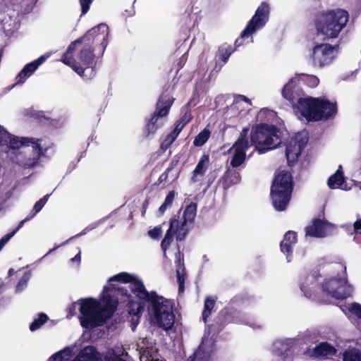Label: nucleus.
<instances>
[{"instance_id": "20e7f679", "label": "nucleus", "mask_w": 361, "mask_h": 361, "mask_svg": "<svg viewBox=\"0 0 361 361\" xmlns=\"http://www.w3.org/2000/svg\"><path fill=\"white\" fill-rule=\"evenodd\" d=\"M296 109L307 121H313L327 119L336 113V104L324 98H300Z\"/></svg>"}, {"instance_id": "09e8293b", "label": "nucleus", "mask_w": 361, "mask_h": 361, "mask_svg": "<svg viewBox=\"0 0 361 361\" xmlns=\"http://www.w3.org/2000/svg\"><path fill=\"white\" fill-rule=\"evenodd\" d=\"M353 228L355 233H361V218L354 223Z\"/></svg>"}, {"instance_id": "6e6d98bb", "label": "nucleus", "mask_w": 361, "mask_h": 361, "mask_svg": "<svg viewBox=\"0 0 361 361\" xmlns=\"http://www.w3.org/2000/svg\"><path fill=\"white\" fill-rule=\"evenodd\" d=\"M239 99H240L241 100L245 101V102H247V103H250V99H247L246 97L243 96V95H240V96L239 97Z\"/></svg>"}, {"instance_id": "72a5a7b5", "label": "nucleus", "mask_w": 361, "mask_h": 361, "mask_svg": "<svg viewBox=\"0 0 361 361\" xmlns=\"http://www.w3.org/2000/svg\"><path fill=\"white\" fill-rule=\"evenodd\" d=\"M343 361H361V353L355 348L349 349L343 353Z\"/></svg>"}, {"instance_id": "f8f14e48", "label": "nucleus", "mask_w": 361, "mask_h": 361, "mask_svg": "<svg viewBox=\"0 0 361 361\" xmlns=\"http://www.w3.org/2000/svg\"><path fill=\"white\" fill-rule=\"evenodd\" d=\"M323 291L329 297L343 300L351 295L353 287L345 278H331L326 279L322 285Z\"/></svg>"}, {"instance_id": "f03ea898", "label": "nucleus", "mask_w": 361, "mask_h": 361, "mask_svg": "<svg viewBox=\"0 0 361 361\" xmlns=\"http://www.w3.org/2000/svg\"><path fill=\"white\" fill-rule=\"evenodd\" d=\"M42 140L13 136L0 126V149L23 167L34 166L47 149Z\"/></svg>"}, {"instance_id": "1a4fd4ad", "label": "nucleus", "mask_w": 361, "mask_h": 361, "mask_svg": "<svg viewBox=\"0 0 361 361\" xmlns=\"http://www.w3.org/2000/svg\"><path fill=\"white\" fill-rule=\"evenodd\" d=\"M293 191L291 175L286 171H281L275 177L271 188V198L274 209L284 211L290 202Z\"/></svg>"}, {"instance_id": "dca6fc26", "label": "nucleus", "mask_w": 361, "mask_h": 361, "mask_svg": "<svg viewBox=\"0 0 361 361\" xmlns=\"http://www.w3.org/2000/svg\"><path fill=\"white\" fill-rule=\"evenodd\" d=\"M307 142L308 137L305 132L299 133L288 140L286 145V156L289 166L298 161Z\"/></svg>"}, {"instance_id": "9b49d317", "label": "nucleus", "mask_w": 361, "mask_h": 361, "mask_svg": "<svg viewBox=\"0 0 361 361\" xmlns=\"http://www.w3.org/2000/svg\"><path fill=\"white\" fill-rule=\"evenodd\" d=\"M109 35V27L104 23H100L90 30L83 37L71 42L66 51L73 54L78 44H82L84 41L87 42H101V54H103L106 49Z\"/></svg>"}, {"instance_id": "b1692460", "label": "nucleus", "mask_w": 361, "mask_h": 361, "mask_svg": "<svg viewBox=\"0 0 361 361\" xmlns=\"http://www.w3.org/2000/svg\"><path fill=\"white\" fill-rule=\"evenodd\" d=\"M77 350L78 348L75 344L65 347L49 357L48 361H67Z\"/></svg>"}, {"instance_id": "a211bd4d", "label": "nucleus", "mask_w": 361, "mask_h": 361, "mask_svg": "<svg viewBox=\"0 0 361 361\" xmlns=\"http://www.w3.org/2000/svg\"><path fill=\"white\" fill-rule=\"evenodd\" d=\"M336 226L326 220L316 219L306 228V235L315 238H324L331 235Z\"/></svg>"}, {"instance_id": "4d7b16f0", "label": "nucleus", "mask_w": 361, "mask_h": 361, "mask_svg": "<svg viewBox=\"0 0 361 361\" xmlns=\"http://www.w3.org/2000/svg\"><path fill=\"white\" fill-rule=\"evenodd\" d=\"M335 173H338V176H343L342 166H339L338 169H337V171H336Z\"/></svg>"}, {"instance_id": "052dcab7", "label": "nucleus", "mask_w": 361, "mask_h": 361, "mask_svg": "<svg viewBox=\"0 0 361 361\" xmlns=\"http://www.w3.org/2000/svg\"><path fill=\"white\" fill-rule=\"evenodd\" d=\"M13 271V270L12 269H11L8 271V274L9 275H11L12 274V272Z\"/></svg>"}, {"instance_id": "a878e982", "label": "nucleus", "mask_w": 361, "mask_h": 361, "mask_svg": "<svg viewBox=\"0 0 361 361\" xmlns=\"http://www.w3.org/2000/svg\"><path fill=\"white\" fill-rule=\"evenodd\" d=\"M335 353L336 349L333 346L330 345L326 342H323L314 348L311 353V355L317 357H322L334 355Z\"/></svg>"}, {"instance_id": "6e6552de", "label": "nucleus", "mask_w": 361, "mask_h": 361, "mask_svg": "<svg viewBox=\"0 0 361 361\" xmlns=\"http://www.w3.org/2000/svg\"><path fill=\"white\" fill-rule=\"evenodd\" d=\"M250 137L259 154L276 148L281 142L279 130L275 126L267 124H259L253 128Z\"/></svg>"}, {"instance_id": "de8ad7c7", "label": "nucleus", "mask_w": 361, "mask_h": 361, "mask_svg": "<svg viewBox=\"0 0 361 361\" xmlns=\"http://www.w3.org/2000/svg\"><path fill=\"white\" fill-rule=\"evenodd\" d=\"M174 197H175V192L174 191H170L168 193V195H167V196H166L164 203L169 207L173 202V201L174 200Z\"/></svg>"}, {"instance_id": "c03bdc74", "label": "nucleus", "mask_w": 361, "mask_h": 361, "mask_svg": "<svg viewBox=\"0 0 361 361\" xmlns=\"http://www.w3.org/2000/svg\"><path fill=\"white\" fill-rule=\"evenodd\" d=\"M79 1L81 6L82 14L84 15L88 11L92 0H79Z\"/></svg>"}, {"instance_id": "412c9836", "label": "nucleus", "mask_w": 361, "mask_h": 361, "mask_svg": "<svg viewBox=\"0 0 361 361\" xmlns=\"http://www.w3.org/2000/svg\"><path fill=\"white\" fill-rule=\"evenodd\" d=\"M96 43H99V54L101 56L103 55L101 54V42H87V41H84L82 42L83 47L80 49L78 55L79 59L83 64L89 66L92 63L94 54H93L91 45Z\"/></svg>"}, {"instance_id": "79ce46f5", "label": "nucleus", "mask_w": 361, "mask_h": 361, "mask_svg": "<svg viewBox=\"0 0 361 361\" xmlns=\"http://www.w3.org/2000/svg\"><path fill=\"white\" fill-rule=\"evenodd\" d=\"M16 233V231H13L10 233L6 234L2 237L0 240V251L5 246V245L9 241V240Z\"/></svg>"}, {"instance_id": "ddd939ff", "label": "nucleus", "mask_w": 361, "mask_h": 361, "mask_svg": "<svg viewBox=\"0 0 361 361\" xmlns=\"http://www.w3.org/2000/svg\"><path fill=\"white\" fill-rule=\"evenodd\" d=\"M336 47L321 44L314 47L310 56L311 63L317 68H322L332 63L336 56Z\"/></svg>"}, {"instance_id": "aec40b11", "label": "nucleus", "mask_w": 361, "mask_h": 361, "mask_svg": "<svg viewBox=\"0 0 361 361\" xmlns=\"http://www.w3.org/2000/svg\"><path fill=\"white\" fill-rule=\"evenodd\" d=\"M50 56L51 54H45L37 59L27 63L17 75L16 84L23 83Z\"/></svg>"}, {"instance_id": "f3484780", "label": "nucleus", "mask_w": 361, "mask_h": 361, "mask_svg": "<svg viewBox=\"0 0 361 361\" xmlns=\"http://www.w3.org/2000/svg\"><path fill=\"white\" fill-rule=\"evenodd\" d=\"M271 352L279 357L281 361H295L293 341L290 339L277 340L271 346Z\"/></svg>"}, {"instance_id": "4468645a", "label": "nucleus", "mask_w": 361, "mask_h": 361, "mask_svg": "<svg viewBox=\"0 0 361 361\" xmlns=\"http://www.w3.org/2000/svg\"><path fill=\"white\" fill-rule=\"evenodd\" d=\"M269 5L266 2H262L241 33V38L247 37L257 30L262 28L269 20Z\"/></svg>"}, {"instance_id": "4be33fe9", "label": "nucleus", "mask_w": 361, "mask_h": 361, "mask_svg": "<svg viewBox=\"0 0 361 361\" xmlns=\"http://www.w3.org/2000/svg\"><path fill=\"white\" fill-rule=\"evenodd\" d=\"M209 156L204 154L200 158L198 164L193 171L192 176L191 178V183H195L202 180V178L209 166Z\"/></svg>"}, {"instance_id": "8fccbe9b", "label": "nucleus", "mask_w": 361, "mask_h": 361, "mask_svg": "<svg viewBox=\"0 0 361 361\" xmlns=\"http://www.w3.org/2000/svg\"><path fill=\"white\" fill-rule=\"evenodd\" d=\"M171 171V168H168L163 173L161 174L159 178V182L166 181L168 178L169 172Z\"/></svg>"}, {"instance_id": "c9c22d12", "label": "nucleus", "mask_w": 361, "mask_h": 361, "mask_svg": "<svg viewBox=\"0 0 361 361\" xmlns=\"http://www.w3.org/2000/svg\"><path fill=\"white\" fill-rule=\"evenodd\" d=\"M210 136V131L204 128L202 131H201L195 138L194 140V145L200 147L202 146L209 139Z\"/></svg>"}, {"instance_id": "6ab92c4d", "label": "nucleus", "mask_w": 361, "mask_h": 361, "mask_svg": "<svg viewBox=\"0 0 361 361\" xmlns=\"http://www.w3.org/2000/svg\"><path fill=\"white\" fill-rule=\"evenodd\" d=\"M61 61L71 67L78 75L86 79L92 78L95 75L94 71L92 68L87 67L86 68H82L73 58L72 54L67 51L63 54Z\"/></svg>"}, {"instance_id": "f704fd0d", "label": "nucleus", "mask_w": 361, "mask_h": 361, "mask_svg": "<svg viewBox=\"0 0 361 361\" xmlns=\"http://www.w3.org/2000/svg\"><path fill=\"white\" fill-rule=\"evenodd\" d=\"M344 182L343 176H338V173H334L328 179L327 184L331 189L341 187Z\"/></svg>"}, {"instance_id": "e433bc0d", "label": "nucleus", "mask_w": 361, "mask_h": 361, "mask_svg": "<svg viewBox=\"0 0 361 361\" xmlns=\"http://www.w3.org/2000/svg\"><path fill=\"white\" fill-rule=\"evenodd\" d=\"M50 195H47L38 200L34 205L32 210L29 214L30 218H33L38 212H39L46 202H47Z\"/></svg>"}, {"instance_id": "bb28decb", "label": "nucleus", "mask_w": 361, "mask_h": 361, "mask_svg": "<svg viewBox=\"0 0 361 361\" xmlns=\"http://www.w3.org/2000/svg\"><path fill=\"white\" fill-rule=\"evenodd\" d=\"M73 361H99L96 350L92 346L84 348Z\"/></svg>"}, {"instance_id": "393cba45", "label": "nucleus", "mask_w": 361, "mask_h": 361, "mask_svg": "<svg viewBox=\"0 0 361 361\" xmlns=\"http://www.w3.org/2000/svg\"><path fill=\"white\" fill-rule=\"evenodd\" d=\"M176 276L177 281L179 285V292H183L184 290V262H183V254L178 252L176 255Z\"/></svg>"}, {"instance_id": "49530a36", "label": "nucleus", "mask_w": 361, "mask_h": 361, "mask_svg": "<svg viewBox=\"0 0 361 361\" xmlns=\"http://www.w3.org/2000/svg\"><path fill=\"white\" fill-rule=\"evenodd\" d=\"M161 233L162 231L160 227H155L149 231V235L153 239H157L161 235Z\"/></svg>"}, {"instance_id": "0eeeda50", "label": "nucleus", "mask_w": 361, "mask_h": 361, "mask_svg": "<svg viewBox=\"0 0 361 361\" xmlns=\"http://www.w3.org/2000/svg\"><path fill=\"white\" fill-rule=\"evenodd\" d=\"M348 20V14L344 10L331 11L322 13L315 23L317 35L322 36L323 39L336 38Z\"/></svg>"}, {"instance_id": "bf43d9fd", "label": "nucleus", "mask_w": 361, "mask_h": 361, "mask_svg": "<svg viewBox=\"0 0 361 361\" xmlns=\"http://www.w3.org/2000/svg\"><path fill=\"white\" fill-rule=\"evenodd\" d=\"M135 328H136V325H135V324H133V326H132V330H133V331H135Z\"/></svg>"}, {"instance_id": "5fc2aeb1", "label": "nucleus", "mask_w": 361, "mask_h": 361, "mask_svg": "<svg viewBox=\"0 0 361 361\" xmlns=\"http://www.w3.org/2000/svg\"><path fill=\"white\" fill-rule=\"evenodd\" d=\"M167 207H168V206H167L166 204H165L164 203H163V204L160 206V207H159V212H160L161 214H163V213L166 211V208H167Z\"/></svg>"}, {"instance_id": "2f4dec72", "label": "nucleus", "mask_w": 361, "mask_h": 361, "mask_svg": "<svg viewBox=\"0 0 361 361\" xmlns=\"http://www.w3.org/2000/svg\"><path fill=\"white\" fill-rule=\"evenodd\" d=\"M31 278V271H28L24 273L20 279L16 287V293H20L23 291L27 286L28 281Z\"/></svg>"}, {"instance_id": "13d9d810", "label": "nucleus", "mask_w": 361, "mask_h": 361, "mask_svg": "<svg viewBox=\"0 0 361 361\" xmlns=\"http://www.w3.org/2000/svg\"><path fill=\"white\" fill-rule=\"evenodd\" d=\"M95 226H93V227H92V228H85V229L83 231V232H82V233H81L80 235L85 234V233H87V231H90V230L93 229Z\"/></svg>"}, {"instance_id": "423d86ee", "label": "nucleus", "mask_w": 361, "mask_h": 361, "mask_svg": "<svg viewBox=\"0 0 361 361\" xmlns=\"http://www.w3.org/2000/svg\"><path fill=\"white\" fill-rule=\"evenodd\" d=\"M196 213L197 204L191 202L186 207L180 218L178 216L177 219L176 216H174L171 219L169 228L161 244L164 255L173 240V235H176L178 240H182L185 238L193 223Z\"/></svg>"}, {"instance_id": "a19ab883", "label": "nucleus", "mask_w": 361, "mask_h": 361, "mask_svg": "<svg viewBox=\"0 0 361 361\" xmlns=\"http://www.w3.org/2000/svg\"><path fill=\"white\" fill-rule=\"evenodd\" d=\"M233 51L234 50L231 45H223L220 47V58L221 59L224 63L227 62L229 56L231 55Z\"/></svg>"}, {"instance_id": "c756f323", "label": "nucleus", "mask_w": 361, "mask_h": 361, "mask_svg": "<svg viewBox=\"0 0 361 361\" xmlns=\"http://www.w3.org/2000/svg\"><path fill=\"white\" fill-rule=\"evenodd\" d=\"M240 180V174L235 171H228L224 177L223 187L227 189L232 185L239 183Z\"/></svg>"}, {"instance_id": "39448f33", "label": "nucleus", "mask_w": 361, "mask_h": 361, "mask_svg": "<svg viewBox=\"0 0 361 361\" xmlns=\"http://www.w3.org/2000/svg\"><path fill=\"white\" fill-rule=\"evenodd\" d=\"M137 347L140 349V361H163L160 360L158 350L152 341L145 338L138 343ZM214 350V341L204 336L198 349L190 357L189 361H208Z\"/></svg>"}, {"instance_id": "ea45409f", "label": "nucleus", "mask_w": 361, "mask_h": 361, "mask_svg": "<svg viewBox=\"0 0 361 361\" xmlns=\"http://www.w3.org/2000/svg\"><path fill=\"white\" fill-rule=\"evenodd\" d=\"M48 319L47 316L44 314L41 313L38 318L35 319L32 324L30 326V329L32 331H34L39 328H40Z\"/></svg>"}, {"instance_id": "5701e85b", "label": "nucleus", "mask_w": 361, "mask_h": 361, "mask_svg": "<svg viewBox=\"0 0 361 361\" xmlns=\"http://www.w3.org/2000/svg\"><path fill=\"white\" fill-rule=\"evenodd\" d=\"M297 242V235L294 231H289L285 235L284 238L281 243V250L283 253H287V260L290 262L291 259L290 255L292 252L293 246L295 245Z\"/></svg>"}, {"instance_id": "473e14b6", "label": "nucleus", "mask_w": 361, "mask_h": 361, "mask_svg": "<svg viewBox=\"0 0 361 361\" xmlns=\"http://www.w3.org/2000/svg\"><path fill=\"white\" fill-rule=\"evenodd\" d=\"M348 309L350 313L357 318V327L361 331V305L357 302H353L348 305Z\"/></svg>"}, {"instance_id": "f257e3e1", "label": "nucleus", "mask_w": 361, "mask_h": 361, "mask_svg": "<svg viewBox=\"0 0 361 361\" xmlns=\"http://www.w3.org/2000/svg\"><path fill=\"white\" fill-rule=\"evenodd\" d=\"M112 281L128 283L126 287L118 288V294L121 293L127 297L129 301L130 314L139 317L143 311L145 302H150L149 311L152 322L164 330H169L173 326L175 317L171 300L158 296L154 292H148L142 281L133 274L121 272L109 279V283Z\"/></svg>"}, {"instance_id": "680f3d73", "label": "nucleus", "mask_w": 361, "mask_h": 361, "mask_svg": "<svg viewBox=\"0 0 361 361\" xmlns=\"http://www.w3.org/2000/svg\"><path fill=\"white\" fill-rule=\"evenodd\" d=\"M235 44H238V46H239V45H240V44H238V39H237V40L235 41Z\"/></svg>"}, {"instance_id": "a18cd8bd", "label": "nucleus", "mask_w": 361, "mask_h": 361, "mask_svg": "<svg viewBox=\"0 0 361 361\" xmlns=\"http://www.w3.org/2000/svg\"><path fill=\"white\" fill-rule=\"evenodd\" d=\"M306 81L312 87H316L319 82V78L314 75H307L306 77Z\"/></svg>"}, {"instance_id": "3c124183", "label": "nucleus", "mask_w": 361, "mask_h": 361, "mask_svg": "<svg viewBox=\"0 0 361 361\" xmlns=\"http://www.w3.org/2000/svg\"><path fill=\"white\" fill-rule=\"evenodd\" d=\"M81 261V257H80V251L78 252V253L73 258L71 259V262H76L77 263V267H79Z\"/></svg>"}, {"instance_id": "7ed1b4c3", "label": "nucleus", "mask_w": 361, "mask_h": 361, "mask_svg": "<svg viewBox=\"0 0 361 361\" xmlns=\"http://www.w3.org/2000/svg\"><path fill=\"white\" fill-rule=\"evenodd\" d=\"M109 288L104 287L103 296L99 301L92 298L80 300L68 308L69 313L73 315L77 306L80 312V321L83 327L92 328L100 326L114 312L117 301L107 293Z\"/></svg>"}, {"instance_id": "7c9ffc66", "label": "nucleus", "mask_w": 361, "mask_h": 361, "mask_svg": "<svg viewBox=\"0 0 361 361\" xmlns=\"http://www.w3.org/2000/svg\"><path fill=\"white\" fill-rule=\"evenodd\" d=\"M11 188L6 183L0 184V211L2 209L5 201L11 197Z\"/></svg>"}, {"instance_id": "864d4df0", "label": "nucleus", "mask_w": 361, "mask_h": 361, "mask_svg": "<svg viewBox=\"0 0 361 361\" xmlns=\"http://www.w3.org/2000/svg\"><path fill=\"white\" fill-rule=\"evenodd\" d=\"M238 102H239L238 101H236V102H233V103L231 105V106H230V107H228V110H227V111H226V113H227V114H228V115L229 114V111H233V110H235V109H238Z\"/></svg>"}, {"instance_id": "58836bf2", "label": "nucleus", "mask_w": 361, "mask_h": 361, "mask_svg": "<svg viewBox=\"0 0 361 361\" xmlns=\"http://www.w3.org/2000/svg\"><path fill=\"white\" fill-rule=\"evenodd\" d=\"M180 131V128L178 129V126L169 134L166 136L165 140L163 141L161 144L162 148H167L169 147L176 140V137L179 134Z\"/></svg>"}, {"instance_id": "cd10ccee", "label": "nucleus", "mask_w": 361, "mask_h": 361, "mask_svg": "<svg viewBox=\"0 0 361 361\" xmlns=\"http://www.w3.org/2000/svg\"><path fill=\"white\" fill-rule=\"evenodd\" d=\"M315 277L314 275H308L305 277L300 283V290L307 298H311L314 288Z\"/></svg>"}, {"instance_id": "37998d69", "label": "nucleus", "mask_w": 361, "mask_h": 361, "mask_svg": "<svg viewBox=\"0 0 361 361\" xmlns=\"http://www.w3.org/2000/svg\"><path fill=\"white\" fill-rule=\"evenodd\" d=\"M16 233V231H13L10 233L6 234L2 237L0 240V251L5 246V245L9 241V240Z\"/></svg>"}, {"instance_id": "c85d7f7f", "label": "nucleus", "mask_w": 361, "mask_h": 361, "mask_svg": "<svg viewBox=\"0 0 361 361\" xmlns=\"http://www.w3.org/2000/svg\"><path fill=\"white\" fill-rule=\"evenodd\" d=\"M297 80V77L291 78L282 90L283 97L291 102H294L295 99L293 89L295 87Z\"/></svg>"}, {"instance_id": "e2e57ef3", "label": "nucleus", "mask_w": 361, "mask_h": 361, "mask_svg": "<svg viewBox=\"0 0 361 361\" xmlns=\"http://www.w3.org/2000/svg\"><path fill=\"white\" fill-rule=\"evenodd\" d=\"M56 248H54L52 250H49L48 253H50L52 250H55Z\"/></svg>"}, {"instance_id": "9d476101", "label": "nucleus", "mask_w": 361, "mask_h": 361, "mask_svg": "<svg viewBox=\"0 0 361 361\" xmlns=\"http://www.w3.org/2000/svg\"><path fill=\"white\" fill-rule=\"evenodd\" d=\"M172 104L173 99L169 95L162 94L159 97L156 110L151 120L146 125L145 130L146 137L153 135L164 124V118L168 114Z\"/></svg>"}, {"instance_id": "4c0bfd02", "label": "nucleus", "mask_w": 361, "mask_h": 361, "mask_svg": "<svg viewBox=\"0 0 361 361\" xmlns=\"http://www.w3.org/2000/svg\"><path fill=\"white\" fill-rule=\"evenodd\" d=\"M215 304L214 299L211 297H207L204 301V310L202 312V318L206 322L207 318L209 316L212 310L214 308Z\"/></svg>"}, {"instance_id": "2eb2a0df", "label": "nucleus", "mask_w": 361, "mask_h": 361, "mask_svg": "<svg viewBox=\"0 0 361 361\" xmlns=\"http://www.w3.org/2000/svg\"><path fill=\"white\" fill-rule=\"evenodd\" d=\"M248 131V128H244L238 140L228 150L231 154V166L233 167L240 166L245 160V151L250 146L246 137Z\"/></svg>"}, {"instance_id": "603ef678", "label": "nucleus", "mask_w": 361, "mask_h": 361, "mask_svg": "<svg viewBox=\"0 0 361 361\" xmlns=\"http://www.w3.org/2000/svg\"><path fill=\"white\" fill-rule=\"evenodd\" d=\"M31 219H32V218H30V215L28 214V215L27 216V217H25L23 220H22V221L19 223V224H18V226L17 228H16V229H15L14 231H16V232H17V231H18L20 228H22V227H23V224H25V222H26V221H27L30 220Z\"/></svg>"}]
</instances>
